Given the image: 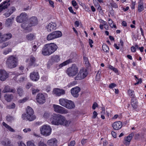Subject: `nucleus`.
Segmentation results:
<instances>
[{
	"instance_id": "9d476101",
	"label": "nucleus",
	"mask_w": 146,
	"mask_h": 146,
	"mask_svg": "<svg viewBox=\"0 0 146 146\" xmlns=\"http://www.w3.org/2000/svg\"><path fill=\"white\" fill-rule=\"evenodd\" d=\"M75 61V57L73 53L70 54V58L68 60L61 63L59 65V68H60L69 63H72Z\"/></svg>"
},
{
	"instance_id": "338daca9",
	"label": "nucleus",
	"mask_w": 146,
	"mask_h": 146,
	"mask_svg": "<svg viewBox=\"0 0 146 146\" xmlns=\"http://www.w3.org/2000/svg\"><path fill=\"white\" fill-rule=\"evenodd\" d=\"M49 3L51 7L53 8L54 7V3L53 1H51V0H50L49 1Z\"/></svg>"
},
{
	"instance_id": "423d86ee",
	"label": "nucleus",
	"mask_w": 146,
	"mask_h": 146,
	"mask_svg": "<svg viewBox=\"0 0 146 146\" xmlns=\"http://www.w3.org/2000/svg\"><path fill=\"white\" fill-rule=\"evenodd\" d=\"M78 69L77 66L74 64L68 68L66 71V73L69 77L75 76L78 73Z\"/></svg>"
},
{
	"instance_id": "cd10ccee",
	"label": "nucleus",
	"mask_w": 146,
	"mask_h": 146,
	"mask_svg": "<svg viewBox=\"0 0 146 146\" xmlns=\"http://www.w3.org/2000/svg\"><path fill=\"white\" fill-rule=\"evenodd\" d=\"M54 38H56L62 36V34L60 31H56L52 33Z\"/></svg>"
},
{
	"instance_id": "0eeeda50",
	"label": "nucleus",
	"mask_w": 146,
	"mask_h": 146,
	"mask_svg": "<svg viewBox=\"0 0 146 146\" xmlns=\"http://www.w3.org/2000/svg\"><path fill=\"white\" fill-rule=\"evenodd\" d=\"M40 130L41 134L45 136L49 135L52 131L51 127L47 125L42 126L40 128Z\"/></svg>"
},
{
	"instance_id": "49530a36",
	"label": "nucleus",
	"mask_w": 146,
	"mask_h": 146,
	"mask_svg": "<svg viewBox=\"0 0 146 146\" xmlns=\"http://www.w3.org/2000/svg\"><path fill=\"white\" fill-rule=\"evenodd\" d=\"M9 44V43L8 42H7L3 43L2 45L0 46V48H3L6 47Z\"/></svg>"
},
{
	"instance_id": "0e129e2a",
	"label": "nucleus",
	"mask_w": 146,
	"mask_h": 146,
	"mask_svg": "<svg viewBox=\"0 0 146 146\" xmlns=\"http://www.w3.org/2000/svg\"><path fill=\"white\" fill-rule=\"evenodd\" d=\"M89 43L90 46L91 48L92 47L93 45L92 44L93 43V41L91 39H89Z\"/></svg>"
},
{
	"instance_id": "393cba45",
	"label": "nucleus",
	"mask_w": 146,
	"mask_h": 146,
	"mask_svg": "<svg viewBox=\"0 0 146 146\" xmlns=\"http://www.w3.org/2000/svg\"><path fill=\"white\" fill-rule=\"evenodd\" d=\"M30 26H33L35 25L38 23V20L36 17H32L31 18L29 21Z\"/></svg>"
},
{
	"instance_id": "aec40b11",
	"label": "nucleus",
	"mask_w": 146,
	"mask_h": 146,
	"mask_svg": "<svg viewBox=\"0 0 146 146\" xmlns=\"http://www.w3.org/2000/svg\"><path fill=\"white\" fill-rule=\"evenodd\" d=\"M122 126V123L120 121H117L113 123L112 127L115 130H118L120 129Z\"/></svg>"
},
{
	"instance_id": "13d9d810",
	"label": "nucleus",
	"mask_w": 146,
	"mask_h": 146,
	"mask_svg": "<svg viewBox=\"0 0 146 146\" xmlns=\"http://www.w3.org/2000/svg\"><path fill=\"white\" fill-rule=\"evenodd\" d=\"M11 14L9 11H7V12L5 13L4 15L6 17H9Z\"/></svg>"
},
{
	"instance_id": "603ef678",
	"label": "nucleus",
	"mask_w": 146,
	"mask_h": 146,
	"mask_svg": "<svg viewBox=\"0 0 146 146\" xmlns=\"http://www.w3.org/2000/svg\"><path fill=\"white\" fill-rule=\"evenodd\" d=\"M39 45H38V44L37 45H34L33 46L32 48V50L33 51L35 52L37 48L39 46Z\"/></svg>"
},
{
	"instance_id": "5701e85b",
	"label": "nucleus",
	"mask_w": 146,
	"mask_h": 146,
	"mask_svg": "<svg viewBox=\"0 0 146 146\" xmlns=\"http://www.w3.org/2000/svg\"><path fill=\"white\" fill-rule=\"evenodd\" d=\"M53 92L57 96H60L65 94V91L64 90L59 88L54 89L53 90Z\"/></svg>"
},
{
	"instance_id": "4468645a",
	"label": "nucleus",
	"mask_w": 146,
	"mask_h": 146,
	"mask_svg": "<svg viewBox=\"0 0 146 146\" xmlns=\"http://www.w3.org/2000/svg\"><path fill=\"white\" fill-rule=\"evenodd\" d=\"M56 25L55 23L51 22L45 27L46 29L49 32H50L56 29Z\"/></svg>"
},
{
	"instance_id": "b1692460",
	"label": "nucleus",
	"mask_w": 146,
	"mask_h": 146,
	"mask_svg": "<svg viewBox=\"0 0 146 146\" xmlns=\"http://www.w3.org/2000/svg\"><path fill=\"white\" fill-rule=\"evenodd\" d=\"M47 143L49 146H57V141L55 138H52L48 140Z\"/></svg>"
},
{
	"instance_id": "e433bc0d",
	"label": "nucleus",
	"mask_w": 146,
	"mask_h": 146,
	"mask_svg": "<svg viewBox=\"0 0 146 146\" xmlns=\"http://www.w3.org/2000/svg\"><path fill=\"white\" fill-rule=\"evenodd\" d=\"M6 119L9 122H11L15 119V118L13 116L10 115H7L6 117Z\"/></svg>"
},
{
	"instance_id": "39448f33",
	"label": "nucleus",
	"mask_w": 146,
	"mask_h": 146,
	"mask_svg": "<svg viewBox=\"0 0 146 146\" xmlns=\"http://www.w3.org/2000/svg\"><path fill=\"white\" fill-rule=\"evenodd\" d=\"M60 104L62 106L69 109L74 108L75 105L74 102L65 99L61 98L59 100Z\"/></svg>"
},
{
	"instance_id": "9b49d317",
	"label": "nucleus",
	"mask_w": 146,
	"mask_h": 146,
	"mask_svg": "<svg viewBox=\"0 0 146 146\" xmlns=\"http://www.w3.org/2000/svg\"><path fill=\"white\" fill-rule=\"evenodd\" d=\"M27 19V16L25 13H23L18 16L16 18L17 21L19 23H23L26 21Z\"/></svg>"
},
{
	"instance_id": "bf43d9fd",
	"label": "nucleus",
	"mask_w": 146,
	"mask_h": 146,
	"mask_svg": "<svg viewBox=\"0 0 146 146\" xmlns=\"http://www.w3.org/2000/svg\"><path fill=\"white\" fill-rule=\"evenodd\" d=\"M111 6L112 7L115 8H118V6L117 4L114 2H112L111 3Z\"/></svg>"
},
{
	"instance_id": "7ed1b4c3",
	"label": "nucleus",
	"mask_w": 146,
	"mask_h": 146,
	"mask_svg": "<svg viewBox=\"0 0 146 146\" xmlns=\"http://www.w3.org/2000/svg\"><path fill=\"white\" fill-rule=\"evenodd\" d=\"M34 112L32 108L29 106L27 107L26 113L22 115V118L24 120H27L32 121L35 119L36 116L34 114Z\"/></svg>"
},
{
	"instance_id": "2f4dec72",
	"label": "nucleus",
	"mask_w": 146,
	"mask_h": 146,
	"mask_svg": "<svg viewBox=\"0 0 146 146\" xmlns=\"http://www.w3.org/2000/svg\"><path fill=\"white\" fill-rule=\"evenodd\" d=\"M2 124L6 129L10 132H15V131L14 129H13L11 127L7 124L5 122H3L2 123Z\"/></svg>"
},
{
	"instance_id": "69168bd1",
	"label": "nucleus",
	"mask_w": 146,
	"mask_h": 146,
	"mask_svg": "<svg viewBox=\"0 0 146 146\" xmlns=\"http://www.w3.org/2000/svg\"><path fill=\"white\" fill-rule=\"evenodd\" d=\"M116 86V85L114 83H111L109 85V88H114Z\"/></svg>"
},
{
	"instance_id": "8fccbe9b",
	"label": "nucleus",
	"mask_w": 146,
	"mask_h": 146,
	"mask_svg": "<svg viewBox=\"0 0 146 146\" xmlns=\"http://www.w3.org/2000/svg\"><path fill=\"white\" fill-rule=\"evenodd\" d=\"M27 79V78L26 76L22 77L19 78V81L20 82H23L25 80H26Z\"/></svg>"
},
{
	"instance_id": "412c9836",
	"label": "nucleus",
	"mask_w": 146,
	"mask_h": 146,
	"mask_svg": "<svg viewBox=\"0 0 146 146\" xmlns=\"http://www.w3.org/2000/svg\"><path fill=\"white\" fill-rule=\"evenodd\" d=\"M22 28L24 30L28 31H31V26H30V24L29 22L27 21L23 23L21 25Z\"/></svg>"
},
{
	"instance_id": "774afa93",
	"label": "nucleus",
	"mask_w": 146,
	"mask_h": 146,
	"mask_svg": "<svg viewBox=\"0 0 146 146\" xmlns=\"http://www.w3.org/2000/svg\"><path fill=\"white\" fill-rule=\"evenodd\" d=\"M19 146H26L22 141H20L18 143Z\"/></svg>"
},
{
	"instance_id": "a211bd4d",
	"label": "nucleus",
	"mask_w": 146,
	"mask_h": 146,
	"mask_svg": "<svg viewBox=\"0 0 146 146\" xmlns=\"http://www.w3.org/2000/svg\"><path fill=\"white\" fill-rule=\"evenodd\" d=\"M31 79L34 81H37L39 78V76L38 72H33L30 74Z\"/></svg>"
},
{
	"instance_id": "58836bf2",
	"label": "nucleus",
	"mask_w": 146,
	"mask_h": 146,
	"mask_svg": "<svg viewBox=\"0 0 146 146\" xmlns=\"http://www.w3.org/2000/svg\"><path fill=\"white\" fill-rule=\"evenodd\" d=\"M12 50V49L11 48H6L3 51V53L4 54L6 55L11 52Z\"/></svg>"
},
{
	"instance_id": "680f3d73",
	"label": "nucleus",
	"mask_w": 146,
	"mask_h": 146,
	"mask_svg": "<svg viewBox=\"0 0 146 146\" xmlns=\"http://www.w3.org/2000/svg\"><path fill=\"white\" fill-rule=\"evenodd\" d=\"M42 80L44 81H47L48 79V77L47 76H43L42 78Z\"/></svg>"
},
{
	"instance_id": "c03bdc74",
	"label": "nucleus",
	"mask_w": 146,
	"mask_h": 146,
	"mask_svg": "<svg viewBox=\"0 0 146 146\" xmlns=\"http://www.w3.org/2000/svg\"><path fill=\"white\" fill-rule=\"evenodd\" d=\"M28 99L29 98H28L25 97L22 99L19 100L18 102L20 103H23L25 102H26L28 100Z\"/></svg>"
},
{
	"instance_id": "3c124183",
	"label": "nucleus",
	"mask_w": 146,
	"mask_h": 146,
	"mask_svg": "<svg viewBox=\"0 0 146 146\" xmlns=\"http://www.w3.org/2000/svg\"><path fill=\"white\" fill-rule=\"evenodd\" d=\"M84 60L85 64L87 66L89 64V62L88 60V58L86 57H84Z\"/></svg>"
},
{
	"instance_id": "ddd939ff",
	"label": "nucleus",
	"mask_w": 146,
	"mask_h": 146,
	"mask_svg": "<svg viewBox=\"0 0 146 146\" xmlns=\"http://www.w3.org/2000/svg\"><path fill=\"white\" fill-rule=\"evenodd\" d=\"M0 144L3 146H12L11 140L7 137L3 139L0 141Z\"/></svg>"
},
{
	"instance_id": "c85d7f7f",
	"label": "nucleus",
	"mask_w": 146,
	"mask_h": 146,
	"mask_svg": "<svg viewBox=\"0 0 146 146\" xmlns=\"http://www.w3.org/2000/svg\"><path fill=\"white\" fill-rule=\"evenodd\" d=\"M13 18H9L7 19L5 23V25L6 27H9L12 25Z\"/></svg>"
},
{
	"instance_id": "864d4df0",
	"label": "nucleus",
	"mask_w": 146,
	"mask_h": 146,
	"mask_svg": "<svg viewBox=\"0 0 146 146\" xmlns=\"http://www.w3.org/2000/svg\"><path fill=\"white\" fill-rule=\"evenodd\" d=\"M27 146H36L34 143L31 141L27 142Z\"/></svg>"
},
{
	"instance_id": "f257e3e1",
	"label": "nucleus",
	"mask_w": 146,
	"mask_h": 146,
	"mask_svg": "<svg viewBox=\"0 0 146 146\" xmlns=\"http://www.w3.org/2000/svg\"><path fill=\"white\" fill-rule=\"evenodd\" d=\"M50 120L53 124L61 125L67 127L68 126L71 122L70 120L66 119L63 116L54 113L51 116Z\"/></svg>"
},
{
	"instance_id": "37998d69",
	"label": "nucleus",
	"mask_w": 146,
	"mask_h": 146,
	"mask_svg": "<svg viewBox=\"0 0 146 146\" xmlns=\"http://www.w3.org/2000/svg\"><path fill=\"white\" fill-rule=\"evenodd\" d=\"M138 9L139 12L142 11L144 10V7L143 5L139 3L138 7Z\"/></svg>"
},
{
	"instance_id": "a878e982",
	"label": "nucleus",
	"mask_w": 146,
	"mask_h": 146,
	"mask_svg": "<svg viewBox=\"0 0 146 146\" xmlns=\"http://www.w3.org/2000/svg\"><path fill=\"white\" fill-rule=\"evenodd\" d=\"M15 92V90L14 88H11L10 87L8 86H6L5 87L2 92L3 93L6 92H11L14 93Z\"/></svg>"
},
{
	"instance_id": "6e6552de",
	"label": "nucleus",
	"mask_w": 146,
	"mask_h": 146,
	"mask_svg": "<svg viewBox=\"0 0 146 146\" xmlns=\"http://www.w3.org/2000/svg\"><path fill=\"white\" fill-rule=\"evenodd\" d=\"M53 107L54 110L57 113L61 114H66L68 112L67 109L60 106L54 104Z\"/></svg>"
},
{
	"instance_id": "1a4fd4ad",
	"label": "nucleus",
	"mask_w": 146,
	"mask_h": 146,
	"mask_svg": "<svg viewBox=\"0 0 146 146\" xmlns=\"http://www.w3.org/2000/svg\"><path fill=\"white\" fill-rule=\"evenodd\" d=\"M88 72L85 69H81L78 75L74 78L75 80L82 79L85 78L88 74Z\"/></svg>"
},
{
	"instance_id": "c9c22d12",
	"label": "nucleus",
	"mask_w": 146,
	"mask_h": 146,
	"mask_svg": "<svg viewBox=\"0 0 146 146\" xmlns=\"http://www.w3.org/2000/svg\"><path fill=\"white\" fill-rule=\"evenodd\" d=\"M17 92L20 96H21L23 94L24 91L23 88L21 87H19L17 89Z\"/></svg>"
},
{
	"instance_id": "4d7b16f0",
	"label": "nucleus",
	"mask_w": 146,
	"mask_h": 146,
	"mask_svg": "<svg viewBox=\"0 0 146 146\" xmlns=\"http://www.w3.org/2000/svg\"><path fill=\"white\" fill-rule=\"evenodd\" d=\"M38 146H47V145L43 142L40 141L39 142Z\"/></svg>"
},
{
	"instance_id": "5fc2aeb1",
	"label": "nucleus",
	"mask_w": 146,
	"mask_h": 146,
	"mask_svg": "<svg viewBox=\"0 0 146 146\" xmlns=\"http://www.w3.org/2000/svg\"><path fill=\"white\" fill-rule=\"evenodd\" d=\"M76 144V142L74 141H72L70 142L68 144V146H74Z\"/></svg>"
},
{
	"instance_id": "473e14b6",
	"label": "nucleus",
	"mask_w": 146,
	"mask_h": 146,
	"mask_svg": "<svg viewBox=\"0 0 146 146\" xmlns=\"http://www.w3.org/2000/svg\"><path fill=\"white\" fill-rule=\"evenodd\" d=\"M2 124L6 129L10 132H15V131L14 129H13L11 127L7 124L5 122H3L2 123Z\"/></svg>"
},
{
	"instance_id": "ea45409f",
	"label": "nucleus",
	"mask_w": 146,
	"mask_h": 146,
	"mask_svg": "<svg viewBox=\"0 0 146 146\" xmlns=\"http://www.w3.org/2000/svg\"><path fill=\"white\" fill-rule=\"evenodd\" d=\"M55 39L52 33L48 34L46 38L48 40H50Z\"/></svg>"
},
{
	"instance_id": "a18cd8bd",
	"label": "nucleus",
	"mask_w": 146,
	"mask_h": 146,
	"mask_svg": "<svg viewBox=\"0 0 146 146\" xmlns=\"http://www.w3.org/2000/svg\"><path fill=\"white\" fill-rule=\"evenodd\" d=\"M102 22H101L103 24H104V28L106 30H108V24H107L106 22L103 21L102 20H101Z\"/></svg>"
},
{
	"instance_id": "4be33fe9",
	"label": "nucleus",
	"mask_w": 146,
	"mask_h": 146,
	"mask_svg": "<svg viewBox=\"0 0 146 146\" xmlns=\"http://www.w3.org/2000/svg\"><path fill=\"white\" fill-rule=\"evenodd\" d=\"M29 64L30 66H38V64L36 63L35 58L33 56L30 57Z\"/></svg>"
},
{
	"instance_id": "052dcab7",
	"label": "nucleus",
	"mask_w": 146,
	"mask_h": 146,
	"mask_svg": "<svg viewBox=\"0 0 146 146\" xmlns=\"http://www.w3.org/2000/svg\"><path fill=\"white\" fill-rule=\"evenodd\" d=\"M32 86V84L31 83H28L26 86V88L27 89H29Z\"/></svg>"
},
{
	"instance_id": "de8ad7c7",
	"label": "nucleus",
	"mask_w": 146,
	"mask_h": 146,
	"mask_svg": "<svg viewBox=\"0 0 146 146\" xmlns=\"http://www.w3.org/2000/svg\"><path fill=\"white\" fill-rule=\"evenodd\" d=\"M16 10L15 8L14 7H12L10 8L9 9L8 11L10 12V13L12 14Z\"/></svg>"
},
{
	"instance_id": "20e7f679",
	"label": "nucleus",
	"mask_w": 146,
	"mask_h": 146,
	"mask_svg": "<svg viewBox=\"0 0 146 146\" xmlns=\"http://www.w3.org/2000/svg\"><path fill=\"white\" fill-rule=\"evenodd\" d=\"M18 60L14 56H11L8 57L6 61L7 67L10 69L15 68L17 66Z\"/></svg>"
},
{
	"instance_id": "c756f323",
	"label": "nucleus",
	"mask_w": 146,
	"mask_h": 146,
	"mask_svg": "<svg viewBox=\"0 0 146 146\" xmlns=\"http://www.w3.org/2000/svg\"><path fill=\"white\" fill-rule=\"evenodd\" d=\"M4 97L5 99L8 102H10L13 98V96L12 94H5Z\"/></svg>"
},
{
	"instance_id": "bb28decb",
	"label": "nucleus",
	"mask_w": 146,
	"mask_h": 146,
	"mask_svg": "<svg viewBox=\"0 0 146 146\" xmlns=\"http://www.w3.org/2000/svg\"><path fill=\"white\" fill-rule=\"evenodd\" d=\"M60 60V57L59 55H55L52 56L50 59L51 62L52 63L58 62Z\"/></svg>"
},
{
	"instance_id": "dca6fc26",
	"label": "nucleus",
	"mask_w": 146,
	"mask_h": 146,
	"mask_svg": "<svg viewBox=\"0 0 146 146\" xmlns=\"http://www.w3.org/2000/svg\"><path fill=\"white\" fill-rule=\"evenodd\" d=\"M10 1L7 0L0 4V12H1L3 10L7 9L9 6L10 4L9 3Z\"/></svg>"
},
{
	"instance_id": "79ce46f5",
	"label": "nucleus",
	"mask_w": 146,
	"mask_h": 146,
	"mask_svg": "<svg viewBox=\"0 0 146 146\" xmlns=\"http://www.w3.org/2000/svg\"><path fill=\"white\" fill-rule=\"evenodd\" d=\"M128 93L130 96H131L133 98H134L135 95L134 91L131 90H129L128 91Z\"/></svg>"
},
{
	"instance_id": "09e8293b",
	"label": "nucleus",
	"mask_w": 146,
	"mask_h": 146,
	"mask_svg": "<svg viewBox=\"0 0 146 146\" xmlns=\"http://www.w3.org/2000/svg\"><path fill=\"white\" fill-rule=\"evenodd\" d=\"M72 5L76 9H77L78 8V5L77 4L76 1L75 0H73L72 1Z\"/></svg>"
},
{
	"instance_id": "f704fd0d",
	"label": "nucleus",
	"mask_w": 146,
	"mask_h": 146,
	"mask_svg": "<svg viewBox=\"0 0 146 146\" xmlns=\"http://www.w3.org/2000/svg\"><path fill=\"white\" fill-rule=\"evenodd\" d=\"M5 41L10 39L12 36V35L10 33H8L3 35Z\"/></svg>"
},
{
	"instance_id": "2eb2a0df",
	"label": "nucleus",
	"mask_w": 146,
	"mask_h": 146,
	"mask_svg": "<svg viewBox=\"0 0 146 146\" xmlns=\"http://www.w3.org/2000/svg\"><path fill=\"white\" fill-rule=\"evenodd\" d=\"M80 90V88L79 87L77 86L72 88L71 90V93L74 97L77 98L79 95L78 93Z\"/></svg>"
},
{
	"instance_id": "6e6d98bb",
	"label": "nucleus",
	"mask_w": 146,
	"mask_h": 146,
	"mask_svg": "<svg viewBox=\"0 0 146 146\" xmlns=\"http://www.w3.org/2000/svg\"><path fill=\"white\" fill-rule=\"evenodd\" d=\"M50 116V114L47 112L44 113L43 117L46 118H48Z\"/></svg>"
},
{
	"instance_id": "f3484780",
	"label": "nucleus",
	"mask_w": 146,
	"mask_h": 146,
	"mask_svg": "<svg viewBox=\"0 0 146 146\" xmlns=\"http://www.w3.org/2000/svg\"><path fill=\"white\" fill-rule=\"evenodd\" d=\"M8 76V74L5 70H0V80L4 81Z\"/></svg>"
},
{
	"instance_id": "e2e57ef3",
	"label": "nucleus",
	"mask_w": 146,
	"mask_h": 146,
	"mask_svg": "<svg viewBox=\"0 0 146 146\" xmlns=\"http://www.w3.org/2000/svg\"><path fill=\"white\" fill-rule=\"evenodd\" d=\"M97 115H98L96 111H94L93 112V116H92V117L94 119L95 118H96V117L97 116Z\"/></svg>"
},
{
	"instance_id": "72a5a7b5",
	"label": "nucleus",
	"mask_w": 146,
	"mask_h": 146,
	"mask_svg": "<svg viewBox=\"0 0 146 146\" xmlns=\"http://www.w3.org/2000/svg\"><path fill=\"white\" fill-rule=\"evenodd\" d=\"M35 38V36L33 33H30L27 35L26 36V39L29 40H32Z\"/></svg>"
},
{
	"instance_id": "f03ea898",
	"label": "nucleus",
	"mask_w": 146,
	"mask_h": 146,
	"mask_svg": "<svg viewBox=\"0 0 146 146\" xmlns=\"http://www.w3.org/2000/svg\"><path fill=\"white\" fill-rule=\"evenodd\" d=\"M57 48V46L54 43L46 44L42 49V53L44 56H49L56 51Z\"/></svg>"
},
{
	"instance_id": "4c0bfd02",
	"label": "nucleus",
	"mask_w": 146,
	"mask_h": 146,
	"mask_svg": "<svg viewBox=\"0 0 146 146\" xmlns=\"http://www.w3.org/2000/svg\"><path fill=\"white\" fill-rule=\"evenodd\" d=\"M102 48L104 52H109V48L106 44H103L102 46Z\"/></svg>"
},
{
	"instance_id": "6ab92c4d",
	"label": "nucleus",
	"mask_w": 146,
	"mask_h": 146,
	"mask_svg": "<svg viewBox=\"0 0 146 146\" xmlns=\"http://www.w3.org/2000/svg\"><path fill=\"white\" fill-rule=\"evenodd\" d=\"M134 135V133H132L129 134L127 137H125L124 138V144L126 145H129L130 143V142Z\"/></svg>"
},
{
	"instance_id": "f8f14e48",
	"label": "nucleus",
	"mask_w": 146,
	"mask_h": 146,
	"mask_svg": "<svg viewBox=\"0 0 146 146\" xmlns=\"http://www.w3.org/2000/svg\"><path fill=\"white\" fill-rule=\"evenodd\" d=\"M45 98L42 94L39 93L36 96V100L37 102L40 104H42L45 102Z\"/></svg>"
},
{
	"instance_id": "7c9ffc66",
	"label": "nucleus",
	"mask_w": 146,
	"mask_h": 146,
	"mask_svg": "<svg viewBox=\"0 0 146 146\" xmlns=\"http://www.w3.org/2000/svg\"><path fill=\"white\" fill-rule=\"evenodd\" d=\"M131 105L134 108H136L137 107V100L134 98H132L131 100Z\"/></svg>"
},
{
	"instance_id": "a19ab883",
	"label": "nucleus",
	"mask_w": 146,
	"mask_h": 146,
	"mask_svg": "<svg viewBox=\"0 0 146 146\" xmlns=\"http://www.w3.org/2000/svg\"><path fill=\"white\" fill-rule=\"evenodd\" d=\"M101 70H98L96 76V79L97 80H99L101 78Z\"/></svg>"
}]
</instances>
